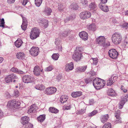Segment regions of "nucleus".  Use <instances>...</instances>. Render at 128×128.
Listing matches in <instances>:
<instances>
[{
	"instance_id": "bb28decb",
	"label": "nucleus",
	"mask_w": 128,
	"mask_h": 128,
	"mask_svg": "<svg viewBox=\"0 0 128 128\" xmlns=\"http://www.w3.org/2000/svg\"><path fill=\"white\" fill-rule=\"evenodd\" d=\"M82 94V93L80 92H72L71 95L73 98H77L81 96Z\"/></svg>"
},
{
	"instance_id": "20e7f679",
	"label": "nucleus",
	"mask_w": 128,
	"mask_h": 128,
	"mask_svg": "<svg viewBox=\"0 0 128 128\" xmlns=\"http://www.w3.org/2000/svg\"><path fill=\"white\" fill-rule=\"evenodd\" d=\"M40 30L36 28H32L31 31L30 35V38L32 40L36 39L39 36Z\"/></svg>"
},
{
	"instance_id": "0eeeda50",
	"label": "nucleus",
	"mask_w": 128,
	"mask_h": 128,
	"mask_svg": "<svg viewBox=\"0 0 128 128\" xmlns=\"http://www.w3.org/2000/svg\"><path fill=\"white\" fill-rule=\"evenodd\" d=\"M110 57L113 59H116L118 55V52L115 49H112L109 50L108 52Z\"/></svg>"
},
{
	"instance_id": "c9c22d12",
	"label": "nucleus",
	"mask_w": 128,
	"mask_h": 128,
	"mask_svg": "<svg viewBox=\"0 0 128 128\" xmlns=\"http://www.w3.org/2000/svg\"><path fill=\"white\" fill-rule=\"evenodd\" d=\"M14 104V108L16 109H18L20 108L21 103L19 101H16V100H15Z\"/></svg>"
},
{
	"instance_id": "09e8293b",
	"label": "nucleus",
	"mask_w": 128,
	"mask_h": 128,
	"mask_svg": "<svg viewBox=\"0 0 128 128\" xmlns=\"http://www.w3.org/2000/svg\"><path fill=\"white\" fill-rule=\"evenodd\" d=\"M24 128H32L33 125L30 123H28L25 124Z\"/></svg>"
},
{
	"instance_id": "dca6fc26",
	"label": "nucleus",
	"mask_w": 128,
	"mask_h": 128,
	"mask_svg": "<svg viewBox=\"0 0 128 128\" xmlns=\"http://www.w3.org/2000/svg\"><path fill=\"white\" fill-rule=\"evenodd\" d=\"M86 27L88 30L92 31H94L96 29V26L94 23L87 25Z\"/></svg>"
},
{
	"instance_id": "ea45409f",
	"label": "nucleus",
	"mask_w": 128,
	"mask_h": 128,
	"mask_svg": "<svg viewBox=\"0 0 128 128\" xmlns=\"http://www.w3.org/2000/svg\"><path fill=\"white\" fill-rule=\"evenodd\" d=\"M42 0H35V4L37 6L39 7L41 4Z\"/></svg>"
},
{
	"instance_id": "7ed1b4c3",
	"label": "nucleus",
	"mask_w": 128,
	"mask_h": 128,
	"mask_svg": "<svg viewBox=\"0 0 128 128\" xmlns=\"http://www.w3.org/2000/svg\"><path fill=\"white\" fill-rule=\"evenodd\" d=\"M112 42L116 45H118L122 42V37L120 33L116 32L113 34L112 36Z\"/></svg>"
},
{
	"instance_id": "a211bd4d",
	"label": "nucleus",
	"mask_w": 128,
	"mask_h": 128,
	"mask_svg": "<svg viewBox=\"0 0 128 128\" xmlns=\"http://www.w3.org/2000/svg\"><path fill=\"white\" fill-rule=\"evenodd\" d=\"M105 40V38L103 36H99L96 39V40L97 43L100 45H102L103 44Z\"/></svg>"
},
{
	"instance_id": "f3484780",
	"label": "nucleus",
	"mask_w": 128,
	"mask_h": 128,
	"mask_svg": "<svg viewBox=\"0 0 128 128\" xmlns=\"http://www.w3.org/2000/svg\"><path fill=\"white\" fill-rule=\"evenodd\" d=\"M87 68V66L78 67L75 69V72L76 73H80L84 72L86 70Z\"/></svg>"
},
{
	"instance_id": "a878e982",
	"label": "nucleus",
	"mask_w": 128,
	"mask_h": 128,
	"mask_svg": "<svg viewBox=\"0 0 128 128\" xmlns=\"http://www.w3.org/2000/svg\"><path fill=\"white\" fill-rule=\"evenodd\" d=\"M108 94L109 96H116V94L114 90L112 88H110L108 90Z\"/></svg>"
},
{
	"instance_id": "5fc2aeb1",
	"label": "nucleus",
	"mask_w": 128,
	"mask_h": 128,
	"mask_svg": "<svg viewBox=\"0 0 128 128\" xmlns=\"http://www.w3.org/2000/svg\"><path fill=\"white\" fill-rule=\"evenodd\" d=\"M97 112L96 110H94L91 113L88 114V116H92L96 114Z\"/></svg>"
},
{
	"instance_id": "49530a36",
	"label": "nucleus",
	"mask_w": 128,
	"mask_h": 128,
	"mask_svg": "<svg viewBox=\"0 0 128 128\" xmlns=\"http://www.w3.org/2000/svg\"><path fill=\"white\" fill-rule=\"evenodd\" d=\"M0 27L4 28V24L5 23L4 19L2 18L0 20Z\"/></svg>"
},
{
	"instance_id": "b1692460",
	"label": "nucleus",
	"mask_w": 128,
	"mask_h": 128,
	"mask_svg": "<svg viewBox=\"0 0 128 128\" xmlns=\"http://www.w3.org/2000/svg\"><path fill=\"white\" fill-rule=\"evenodd\" d=\"M43 12L46 15H49L52 12V10L50 8L46 7L43 10Z\"/></svg>"
},
{
	"instance_id": "ddd939ff",
	"label": "nucleus",
	"mask_w": 128,
	"mask_h": 128,
	"mask_svg": "<svg viewBox=\"0 0 128 128\" xmlns=\"http://www.w3.org/2000/svg\"><path fill=\"white\" fill-rule=\"evenodd\" d=\"M56 89L54 87L48 88L46 90V92L48 95L52 94L56 91Z\"/></svg>"
},
{
	"instance_id": "72a5a7b5",
	"label": "nucleus",
	"mask_w": 128,
	"mask_h": 128,
	"mask_svg": "<svg viewBox=\"0 0 128 128\" xmlns=\"http://www.w3.org/2000/svg\"><path fill=\"white\" fill-rule=\"evenodd\" d=\"M46 116L44 114L40 115L38 117V120L41 122H42L45 120Z\"/></svg>"
},
{
	"instance_id": "0e129e2a",
	"label": "nucleus",
	"mask_w": 128,
	"mask_h": 128,
	"mask_svg": "<svg viewBox=\"0 0 128 128\" xmlns=\"http://www.w3.org/2000/svg\"><path fill=\"white\" fill-rule=\"evenodd\" d=\"M15 0H8V3L11 4L14 3Z\"/></svg>"
},
{
	"instance_id": "6ab92c4d",
	"label": "nucleus",
	"mask_w": 128,
	"mask_h": 128,
	"mask_svg": "<svg viewBox=\"0 0 128 128\" xmlns=\"http://www.w3.org/2000/svg\"><path fill=\"white\" fill-rule=\"evenodd\" d=\"M22 23L21 26V28L22 30H25L27 26V22L26 18L22 17Z\"/></svg>"
},
{
	"instance_id": "4c0bfd02",
	"label": "nucleus",
	"mask_w": 128,
	"mask_h": 128,
	"mask_svg": "<svg viewBox=\"0 0 128 128\" xmlns=\"http://www.w3.org/2000/svg\"><path fill=\"white\" fill-rule=\"evenodd\" d=\"M59 54H54L52 55V58L54 60H56L59 58Z\"/></svg>"
},
{
	"instance_id": "9b49d317",
	"label": "nucleus",
	"mask_w": 128,
	"mask_h": 128,
	"mask_svg": "<svg viewBox=\"0 0 128 128\" xmlns=\"http://www.w3.org/2000/svg\"><path fill=\"white\" fill-rule=\"evenodd\" d=\"M55 44L56 45V48L59 51H61L62 47L61 44V42L60 38H56L55 40Z\"/></svg>"
},
{
	"instance_id": "4d7b16f0",
	"label": "nucleus",
	"mask_w": 128,
	"mask_h": 128,
	"mask_svg": "<svg viewBox=\"0 0 128 128\" xmlns=\"http://www.w3.org/2000/svg\"><path fill=\"white\" fill-rule=\"evenodd\" d=\"M122 26V27L127 29L128 28V23H124Z\"/></svg>"
},
{
	"instance_id": "5701e85b",
	"label": "nucleus",
	"mask_w": 128,
	"mask_h": 128,
	"mask_svg": "<svg viewBox=\"0 0 128 128\" xmlns=\"http://www.w3.org/2000/svg\"><path fill=\"white\" fill-rule=\"evenodd\" d=\"M16 56L17 58L22 60L25 58V54L23 52H19L17 54Z\"/></svg>"
},
{
	"instance_id": "4468645a",
	"label": "nucleus",
	"mask_w": 128,
	"mask_h": 128,
	"mask_svg": "<svg viewBox=\"0 0 128 128\" xmlns=\"http://www.w3.org/2000/svg\"><path fill=\"white\" fill-rule=\"evenodd\" d=\"M79 36L81 38L84 40H86L88 39V33L85 31H82L79 33Z\"/></svg>"
},
{
	"instance_id": "4be33fe9",
	"label": "nucleus",
	"mask_w": 128,
	"mask_h": 128,
	"mask_svg": "<svg viewBox=\"0 0 128 128\" xmlns=\"http://www.w3.org/2000/svg\"><path fill=\"white\" fill-rule=\"evenodd\" d=\"M21 123L23 125H24L29 123V118L26 116L23 117L21 118Z\"/></svg>"
},
{
	"instance_id": "a18cd8bd",
	"label": "nucleus",
	"mask_w": 128,
	"mask_h": 128,
	"mask_svg": "<svg viewBox=\"0 0 128 128\" xmlns=\"http://www.w3.org/2000/svg\"><path fill=\"white\" fill-rule=\"evenodd\" d=\"M116 119L115 120V123L116 124H117L118 123H121L122 122V121L121 118L120 117H116Z\"/></svg>"
},
{
	"instance_id": "393cba45",
	"label": "nucleus",
	"mask_w": 128,
	"mask_h": 128,
	"mask_svg": "<svg viewBox=\"0 0 128 128\" xmlns=\"http://www.w3.org/2000/svg\"><path fill=\"white\" fill-rule=\"evenodd\" d=\"M108 118V114L104 115L101 116L100 119L101 122L104 123L106 122Z\"/></svg>"
},
{
	"instance_id": "79ce46f5",
	"label": "nucleus",
	"mask_w": 128,
	"mask_h": 128,
	"mask_svg": "<svg viewBox=\"0 0 128 128\" xmlns=\"http://www.w3.org/2000/svg\"><path fill=\"white\" fill-rule=\"evenodd\" d=\"M111 124L109 122H107L102 126V128H110Z\"/></svg>"
},
{
	"instance_id": "bf43d9fd",
	"label": "nucleus",
	"mask_w": 128,
	"mask_h": 128,
	"mask_svg": "<svg viewBox=\"0 0 128 128\" xmlns=\"http://www.w3.org/2000/svg\"><path fill=\"white\" fill-rule=\"evenodd\" d=\"M84 81L86 84H88L91 81V79L90 78H85Z\"/></svg>"
},
{
	"instance_id": "c03bdc74",
	"label": "nucleus",
	"mask_w": 128,
	"mask_h": 128,
	"mask_svg": "<svg viewBox=\"0 0 128 128\" xmlns=\"http://www.w3.org/2000/svg\"><path fill=\"white\" fill-rule=\"evenodd\" d=\"M41 22L44 25L45 28H46L48 26V22L47 20H43L42 21H41Z\"/></svg>"
},
{
	"instance_id": "412c9836",
	"label": "nucleus",
	"mask_w": 128,
	"mask_h": 128,
	"mask_svg": "<svg viewBox=\"0 0 128 128\" xmlns=\"http://www.w3.org/2000/svg\"><path fill=\"white\" fill-rule=\"evenodd\" d=\"M34 72L36 76H39L40 75V69L38 66H36L34 67Z\"/></svg>"
},
{
	"instance_id": "6e6552de",
	"label": "nucleus",
	"mask_w": 128,
	"mask_h": 128,
	"mask_svg": "<svg viewBox=\"0 0 128 128\" xmlns=\"http://www.w3.org/2000/svg\"><path fill=\"white\" fill-rule=\"evenodd\" d=\"M91 16V13L88 11L82 12L80 14V18L83 20L89 18Z\"/></svg>"
},
{
	"instance_id": "aec40b11",
	"label": "nucleus",
	"mask_w": 128,
	"mask_h": 128,
	"mask_svg": "<svg viewBox=\"0 0 128 128\" xmlns=\"http://www.w3.org/2000/svg\"><path fill=\"white\" fill-rule=\"evenodd\" d=\"M100 9L104 12H107L108 11L109 9L107 6H104L102 3H100L98 5Z\"/></svg>"
},
{
	"instance_id": "37998d69",
	"label": "nucleus",
	"mask_w": 128,
	"mask_h": 128,
	"mask_svg": "<svg viewBox=\"0 0 128 128\" xmlns=\"http://www.w3.org/2000/svg\"><path fill=\"white\" fill-rule=\"evenodd\" d=\"M104 47L106 48L110 45V42H106L104 41V42L102 44Z\"/></svg>"
},
{
	"instance_id": "a19ab883",
	"label": "nucleus",
	"mask_w": 128,
	"mask_h": 128,
	"mask_svg": "<svg viewBox=\"0 0 128 128\" xmlns=\"http://www.w3.org/2000/svg\"><path fill=\"white\" fill-rule=\"evenodd\" d=\"M92 62V64L94 65H96L98 62V60L97 58H92L91 59Z\"/></svg>"
},
{
	"instance_id": "1a4fd4ad",
	"label": "nucleus",
	"mask_w": 128,
	"mask_h": 128,
	"mask_svg": "<svg viewBox=\"0 0 128 128\" xmlns=\"http://www.w3.org/2000/svg\"><path fill=\"white\" fill-rule=\"evenodd\" d=\"M118 77L115 76L113 77H111L106 81L107 85L108 86H110L117 81Z\"/></svg>"
},
{
	"instance_id": "2f4dec72",
	"label": "nucleus",
	"mask_w": 128,
	"mask_h": 128,
	"mask_svg": "<svg viewBox=\"0 0 128 128\" xmlns=\"http://www.w3.org/2000/svg\"><path fill=\"white\" fill-rule=\"evenodd\" d=\"M68 99L67 96L65 95H63L60 97V101L61 103H63L67 101Z\"/></svg>"
},
{
	"instance_id": "6e6d98bb",
	"label": "nucleus",
	"mask_w": 128,
	"mask_h": 128,
	"mask_svg": "<svg viewBox=\"0 0 128 128\" xmlns=\"http://www.w3.org/2000/svg\"><path fill=\"white\" fill-rule=\"evenodd\" d=\"M14 94L16 97H18L19 95V92L17 90H14Z\"/></svg>"
},
{
	"instance_id": "f03ea898",
	"label": "nucleus",
	"mask_w": 128,
	"mask_h": 128,
	"mask_svg": "<svg viewBox=\"0 0 128 128\" xmlns=\"http://www.w3.org/2000/svg\"><path fill=\"white\" fill-rule=\"evenodd\" d=\"M83 50L82 47H77L76 50L72 56V58L76 61H78L80 60L82 56L81 52Z\"/></svg>"
},
{
	"instance_id": "58836bf2",
	"label": "nucleus",
	"mask_w": 128,
	"mask_h": 128,
	"mask_svg": "<svg viewBox=\"0 0 128 128\" xmlns=\"http://www.w3.org/2000/svg\"><path fill=\"white\" fill-rule=\"evenodd\" d=\"M96 7V5L94 2H92L89 5V8L92 10L94 9Z\"/></svg>"
},
{
	"instance_id": "774afa93",
	"label": "nucleus",
	"mask_w": 128,
	"mask_h": 128,
	"mask_svg": "<svg viewBox=\"0 0 128 128\" xmlns=\"http://www.w3.org/2000/svg\"><path fill=\"white\" fill-rule=\"evenodd\" d=\"M94 103V100H89V103L91 105Z\"/></svg>"
},
{
	"instance_id": "e433bc0d",
	"label": "nucleus",
	"mask_w": 128,
	"mask_h": 128,
	"mask_svg": "<svg viewBox=\"0 0 128 128\" xmlns=\"http://www.w3.org/2000/svg\"><path fill=\"white\" fill-rule=\"evenodd\" d=\"M50 112L55 114H56L58 112V110L54 108H50L49 109Z\"/></svg>"
},
{
	"instance_id": "f257e3e1",
	"label": "nucleus",
	"mask_w": 128,
	"mask_h": 128,
	"mask_svg": "<svg viewBox=\"0 0 128 128\" xmlns=\"http://www.w3.org/2000/svg\"><path fill=\"white\" fill-rule=\"evenodd\" d=\"M105 84V82L104 80L98 78H95L93 82V85L96 89H100L103 88Z\"/></svg>"
},
{
	"instance_id": "c756f323",
	"label": "nucleus",
	"mask_w": 128,
	"mask_h": 128,
	"mask_svg": "<svg viewBox=\"0 0 128 128\" xmlns=\"http://www.w3.org/2000/svg\"><path fill=\"white\" fill-rule=\"evenodd\" d=\"M34 88L36 89L40 90H44L45 88L44 86L42 84H38L34 86Z\"/></svg>"
},
{
	"instance_id": "f8f14e48",
	"label": "nucleus",
	"mask_w": 128,
	"mask_h": 128,
	"mask_svg": "<svg viewBox=\"0 0 128 128\" xmlns=\"http://www.w3.org/2000/svg\"><path fill=\"white\" fill-rule=\"evenodd\" d=\"M74 68L73 63L70 62L68 64H66L65 66V70L68 72L70 70H72Z\"/></svg>"
},
{
	"instance_id": "f704fd0d",
	"label": "nucleus",
	"mask_w": 128,
	"mask_h": 128,
	"mask_svg": "<svg viewBox=\"0 0 128 128\" xmlns=\"http://www.w3.org/2000/svg\"><path fill=\"white\" fill-rule=\"evenodd\" d=\"M79 6L77 4L75 3L72 4L70 6V8L73 10H77L79 8Z\"/></svg>"
},
{
	"instance_id": "7c9ffc66",
	"label": "nucleus",
	"mask_w": 128,
	"mask_h": 128,
	"mask_svg": "<svg viewBox=\"0 0 128 128\" xmlns=\"http://www.w3.org/2000/svg\"><path fill=\"white\" fill-rule=\"evenodd\" d=\"M15 100L9 101L8 103L7 106L8 108H14Z\"/></svg>"
},
{
	"instance_id": "338daca9",
	"label": "nucleus",
	"mask_w": 128,
	"mask_h": 128,
	"mask_svg": "<svg viewBox=\"0 0 128 128\" xmlns=\"http://www.w3.org/2000/svg\"><path fill=\"white\" fill-rule=\"evenodd\" d=\"M101 2L100 3H102V4H104L106 3L107 1L108 0H100Z\"/></svg>"
},
{
	"instance_id": "cd10ccee",
	"label": "nucleus",
	"mask_w": 128,
	"mask_h": 128,
	"mask_svg": "<svg viewBox=\"0 0 128 128\" xmlns=\"http://www.w3.org/2000/svg\"><path fill=\"white\" fill-rule=\"evenodd\" d=\"M11 70L13 72H16L19 74H25L24 72L21 70H19L16 68H12L11 69Z\"/></svg>"
},
{
	"instance_id": "c85d7f7f",
	"label": "nucleus",
	"mask_w": 128,
	"mask_h": 128,
	"mask_svg": "<svg viewBox=\"0 0 128 128\" xmlns=\"http://www.w3.org/2000/svg\"><path fill=\"white\" fill-rule=\"evenodd\" d=\"M22 42L20 38H18L15 42V46L18 48L20 47L22 45Z\"/></svg>"
},
{
	"instance_id": "680f3d73",
	"label": "nucleus",
	"mask_w": 128,
	"mask_h": 128,
	"mask_svg": "<svg viewBox=\"0 0 128 128\" xmlns=\"http://www.w3.org/2000/svg\"><path fill=\"white\" fill-rule=\"evenodd\" d=\"M28 2V0H23L22 3L23 5L25 6Z\"/></svg>"
},
{
	"instance_id": "13d9d810",
	"label": "nucleus",
	"mask_w": 128,
	"mask_h": 128,
	"mask_svg": "<svg viewBox=\"0 0 128 128\" xmlns=\"http://www.w3.org/2000/svg\"><path fill=\"white\" fill-rule=\"evenodd\" d=\"M68 34V32L67 31L64 32L62 34L63 36H67Z\"/></svg>"
},
{
	"instance_id": "2eb2a0df",
	"label": "nucleus",
	"mask_w": 128,
	"mask_h": 128,
	"mask_svg": "<svg viewBox=\"0 0 128 128\" xmlns=\"http://www.w3.org/2000/svg\"><path fill=\"white\" fill-rule=\"evenodd\" d=\"M128 100V96L127 95L124 97L122 98V100L120 101L119 103V109L122 108L123 107V106L125 104L126 102Z\"/></svg>"
},
{
	"instance_id": "052dcab7",
	"label": "nucleus",
	"mask_w": 128,
	"mask_h": 128,
	"mask_svg": "<svg viewBox=\"0 0 128 128\" xmlns=\"http://www.w3.org/2000/svg\"><path fill=\"white\" fill-rule=\"evenodd\" d=\"M86 111V109H81L80 110L79 112L80 114H82L84 113Z\"/></svg>"
},
{
	"instance_id": "864d4df0",
	"label": "nucleus",
	"mask_w": 128,
	"mask_h": 128,
	"mask_svg": "<svg viewBox=\"0 0 128 128\" xmlns=\"http://www.w3.org/2000/svg\"><path fill=\"white\" fill-rule=\"evenodd\" d=\"M70 108L71 106L70 104L68 106H64L63 108L64 110H68L70 109Z\"/></svg>"
},
{
	"instance_id": "3c124183",
	"label": "nucleus",
	"mask_w": 128,
	"mask_h": 128,
	"mask_svg": "<svg viewBox=\"0 0 128 128\" xmlns=\"http://www.w3.org/2000/svg\"><path fill=\"white\" fill-rule=\"evenodd\" d=\"M81 3L83 6H86L88 4V1L87 0H81Z\"/></svg>"
},
{
	"instance_id": "39448f33",
	"label": "nucleus",
	"mask_w": 128,
	"mask_h": 128,
	"mask_svg": "<svg viewBox=\"0 0 128 128\" xmlns=\"http://www.w3.org/2000/svg\"><path fill=\"white\" fill-rule=\"evenodd\" d=\"M39 48L36 47H32L29 50L30 54L33 57L37 56L39 53Z\"/></svg>"
},
{
	"instance_id": "9d476101",
	"label": "nucleus",
	"mask_w": 128,
	"mask_h": 128,
	"mask_svg": "<svg viewBox=\"0 0 128 128\" xmlns=\"http://www.w3.org/2000/svg\"><path fill=\"white\" fill-rule=\"evenodd\" d=\"M18 78V77L15 74H12L7 76L6 77L5 80L6 83H9L12 81L13 79H17Z\"/></svg>"
},
{
	"instance_id": "e2e57ef3",
	"label": "nucleus",
	"mask_w": 128,
	"mask_h": 128,
	"mask_svg": "<svg viewBox=\"0 0 128 128\" xmlns=\"http://www.w3.org/2000/svg\"><path fill=\"white\" fill-rule=\"evenodd\" d=\"M124 44L125 46L128 45V40H126V39L124 41Z\"/></svg>"
},
{
	"instance_id": "423d86ee",
	"label": "nucleus",
	"mask_w": 128,
	"mask_h": 128,
	"mask_svg": "<svg viewBox=\"0 0 128 128\" xmlns=\"http://www.w3.org/2000/svg\"><path fill=\"white\" fill-rule=\"evenodd\" d=\"M22 80L24 83H28L34 82V78L30 75H25L23 76Z\"/></svg>"
},
{
	"instance_id": "69168bd1",
	"label": "nucleus",
	"mask_w": 128,
	"mask_h": 128,
	"mask_svg": "<svg viewBox=\"0 0 128 128\" xmlns=\"http://www.w3.org/2000/svg\"><path fill=\"white\" fill-rule=\"evenodd\" d=\"M61 78V76L60 75H59L57 76L56 79L58 80V81Z\"/></svg>"
},
{
	"instance_id": "473e14b6",
	"label": "nucleus",
	"mask_w": 128,
	"mask_h": 128,
	"mask_svg": "<svg viewBox=\"0 0 128 128\" xmlns=\"http://www.w3.org/2000/svg\"><path fill=\"white\" fill-rule=\"evenodd\" d=\"M36 108L34 105H32L28 109V112L30 113L34 112L36 111Z\"/></svg>"
},
{
	"instance_id": "de8ad7c7",
	"label": "nucleus",
	"mask_w": 128,
	"mask_h": 128,
	"mask_svg": "<svg viewBox=\"0 0 128 128\" xmlns=\"http://www.w3.org/2000/svg\"><path fill=\"white\" fill-rule=\"evenodd\" d=\"M53 69V66H50L47 67L44 70L45 71H50Z\"/></svg>"
},
{
	"instance_id": "8fccbe9b",
	"label": "nucleus",
	"mask_w": 128,
	"mask_h": 128,
	"mask_svg": "<svg viewBox=\"0 0 128 128\" xmlns=\"http://www.w3.org/2000/svg\"><path fill=\"white\" fill-rule=\"evenodd\" d=\"M58 10L60 12L62 11L64 8V7L63 5L61 4H58Z\"/></svg>"
},
{
	"instance_id": "603ef678",
	"label": "nucleus",
	"mask_w": 128,
	"mask_h": 128,
	"mask_svg": "<svg viewBox=\"0 0 128 128\" xmlns=\"http://www.w3.org/2000/svg\"><path fill=\"white\" fill-rule=\"evenodd\" d=\"M120 111L119 110H118L116 111L115 116L116 117H120Z\"/></svg>"
}]
</instances>
